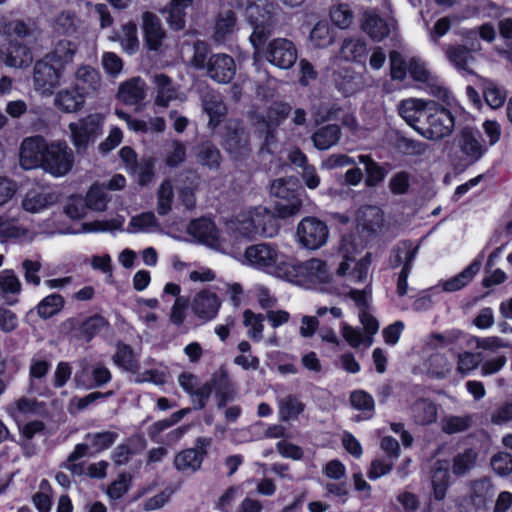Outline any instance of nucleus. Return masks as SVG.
Instances as JSON below:
<instances>
[{"instance_id":"1","label":"nucleus","mask_w":512,"mask_h":512,"mask_svg":"<svg viewBox=\"0 0 512 512\" xmlns=\"http://www.w3.org/2000/svg\"><path fill=\"white\" fill-rule=\"evenodd\" d=\"M203 110L209 118L208 126L222 138V144L234 158H241L248 152V138L236 120H228L223 126L221 123L226 115V106L221 97L215 93L204 96Z\"/></svg>"},{"instance_id":"2","label":"nucleus","mask_w":512,"mask_h":512,"mask_svg":"<svg viewBox=\"0 0 512 512\" xmlns=\"http://www.w3.org/2000/svg\"><path fill=\"white\" fill-rule=\"evenodd\" d=\"M278 229L274 214L263 206L244 210L226 223V232L234 241L257 235L274 237Z\"/></svg>"},{"instance_id":"3","label":"nucleus","mask_w":512,"mask_h":512,"mask_svg":"<svg viewBox=\"0 0 512 512\" xmlns=\"http://www.w3.org/2000/svg\"><path fill=\"white\" fill-rule=\"evenodd\" d=\"M350 299L359 310V320L365 329V333L344 323L342 325V336L352 348L361 345L370 347L373 344V336L379 330L377 319L370 313L372 290L369 286L364 290H350Z\"/></svg>"},{"instance_id":"4","label":"nucleus","mask_w":512,"mask_h":512,"mask_svg":"<svg viewBox=\"0 0 512 512\" xmlns=\"http://www.w3.org/2000/svg\"><path fill=\"white\" fill-rule=\"evenodd\" d=\"M363 247L364 244L362 242L356 244L348 238H344L343 240V260L339 264L336 272L337 277L341 279L342 289L339 294L342 296L350 298V290H358L352 286L366 283L368 280V272L371 264L370 254H366L356 263H354V257L352 255V250L357 252L358 249H362Z\"/></svg>"},{"instance_id":"5","label":"nucleus","mask_w":512,"mask_h":512,"mask_svg":"<svg viewBox=\"0 0 512 512\" xmlns=\"http://www.w3.org/2000/svg\"><path fill=\"white\" fill-rule=\"evenodd\" d=\"M290 257L270 243L254 244L246 248L244 263L252 268L283 279Z\"/></svg>"},{"instance_id":"6","label":"nucleus","mask_w":512,"mask_h":512,"mask_svg":"<svg viewBox=\"0 0 512 512\" xmlns=\"http://www.w3.org/2000/svg\"><path fill=\"white\" fill-rule=\"evenodd\" d=\"M330 278L328 267L321 259L312 258L306 262H298L290 257L283 279L310 288L315 284L329 282Z\"/></svg>"},{"instance_id":"7","label":"nucleus","mask_w":512,"mask_h":512,"mask_svg":"<svg viewBox=\"0 0 512 512\" xmlns=\"http://www.w3.org/2000/svg\"><path fill=\"white\" fill-rule=\"evenodd\" d=\"M274 10L275 6L268 0H255L246 7V19L253 28L250 42L255 49V55L259 53L260 46L270 33Z\"/></svg>"},{"instance_id":"8","label":"nucleus","mask_w":512,"mask_h":512,"mask_svg":"<svg viewBox=\"0 0 512 512\" xmlns=\"http://www.w3.org/2000/svg\"><path fill=\"white\" fill-rule=\"evenodd\" d=\"M293 178H279L271 184V194L281 201L275 205V213L281 219L298 214L303 206V199Z\"/></svg>"},{"instance_id":"9","label":"nucleus","mask_w":512,"mask_h":512,"mask_svg":"<svg viewBox=\"0 0 512 512\" xmlns=\"http://www.w3.org/2000/svg\"><path fill=\"white\" fill-rule=\"evenodd\" d=\"M425 126L416 130L425 138L439 140L451 134L454 128V117L446 108L439 107L434 101L428 104Z\"/></svg>"},{"instance_id":"10","label":"nucleus","mask_w":512,"mask_h":512,"mask_svg":"<svg viewBox=\"0 0 512 512\" xmlns=\"http://www.w3.org/2000/svg\"><path fill=\"white\" fill-rule=\"evenodd\" d=\"M261 54V48L258 54H254V65L257 66V56ZM264 58L273 66L279 69H290L298 58L297 49L292 41L286 38H275L270 40L263 49ZM258 69V67H256Z\"/></svg>"},{"instance_id":"11","label":"nucleus","mask_w":512,"mask_h":512,"mask_svg":"<svg viewBox=\"0 0 512 512\" xmlns=\"http://www.w3.org/2000/svg\"><path fill=\"white\" fill-rule=\"evenodd\" d=\"M64 69L43 58L34 66V89L42 96H51L59 88L64 79Z\"/></svg>"},{"instance_id":"12","label":"nucleus","mask_w":512,"mask_h":512,"mask_svg":"<svg viewBox=\"0 0 512 512\" xmlns=\"http://www.w3.org/2000/svg\"><path fill=\"white\" fill-rule=\"evenodd\" d=\"M328 238L329 228L327 224L316 217H304L297 225V242L306 249H320L327 243Z\"/></svg>"},{"instance_id":"13","label":"nucleus","mask_w":512,"mask_h":512,"mask_svg":"<svg viewBox=\"0 0 512 512\" xmlns=\"http://www.w3.org/2000/svg\"><path fill=\"white\" fill-rule=\"evenodd\" d=\"M72 150L65 142L55 141L47 145L42 169L54 177L66 175L73 167Z\"/></svg>"},{"instance_id":"14","label":"nucleus","mask_w":512,"mask_h":512,"mask_svg":"<svg viewBox=\"0 0 512 512\" xmlns=\"http://www.w3.org/2000/svg\"><path fill=\"white\" fill-rule=\"evenodd\" d=\"M409 75L414 81L426 84L427 92L448 106L452 107L456 103L451 92L430 74L425 63L419 58H409Z\"/></svg>"},{"instance_id":"15","label":"nucleus","mask_w":512,"mask_h":512,"mask_svg":"<svg viewBox=\"0 0 512 512\" xmlns=\"http://www.w3.org/2000/svg\"><path fill=\"white\" fill-rule=\"evenodd\" d=\"M357 229L364 237L383 234L391 230V217L385 216L377 206H363L356 214Z\"/></svg>"},{"instance_id":"16","label":"nucleus","mask_w":512,"mask_h":512,"mask_svg":"<svg viewBox=\"0 0 512 512\" xmlns=\"http://www.w3.org/2000/svg\"><path fill=\"white\" fill-rule=\"evenodd\" d=\"M60 193L57 190L39 185L29 189L21 200V207L31 214L42 213L60 201Z\"/></svg>"},{"instance_id":"17","label":"nucleus","mask_w":512,"mask_h":512,"mask_svg":"<svg viewBox=\"0 0 512 512\" xmlns=\"http://www.w3.org/2000/svg\"><path fill=\"white\" fill-rule=\"evenodd\" d=\"M221 306L220 297L209 289L198 291L190 302L193 315L203 324L214 320L218 316Z\"/></svg>"},{"instance_id":"18","label":"nucleus","mask_w":512,"mask_h":512,"mask_svg":"<svg viewBox=\"0 0 512 512\" xmlns=\"http://www.w3.org/2000/svg\"><path fill=\"white\" fill-rule=\"evenodd\" d=\"M48 143L41 136L25 138L19 149V163L25 170L41 168Z\"/></svg>"},{"instance_id":"19","label":"nucleus","mask_w":512,"mask_h":512,"mask_svg":"<svg viewBox=\"0 0 512 512\" xmlns=\"http://www.w3.org/2000/svg\"><path fill=\"white\" fill-rule=\"evenodd\" d=\"M210 445L211 440L209 438H198L195 448L185 449L175 456L174 465L176 469L183 473H193L200 469Z\"/></svg>"},{"instance_id":"20","label":"nucleus","mask_w":512,"mask_h":512,"mask_svg":"<svg viewBox=\"0 0 512 512\" xmlns=\"http://www.w3.org/2000/svg\"><path fill=\"white\" fill-rule=\"evenodd\" d=\"M153 82L156 86L154 103L156 106L166 108L173 101L184 102L187 96L173 84L172 80L164 74H155Z\"/></svg>"},{"instance_id":"21","label":"nucleus","mask_w":512,"mask_h":512,"mask_svg":"<svg viewBox=\"0 0 512 512\" xmlns=\"http://www.w3.org/2000/svg\"><path fill=\"white\" fill-rule=\"evenodd\" d=\"M187 232L198 243L212 248H218L221 244L220 234L214 223L207 218L193 220L187 227Z\"/></svg>"},{"instance_id":"22","label":"nucleus","mask_w":512,"mask_h":512,"mask_svg":"<svg viewBox=\"0 0 512 512\" xmlns=\"http://www.w3.org/2000/svg\"><path fill=\"white\" fill-rule=\"evenodd\" d=\"M180 387L188 393L196 408L202 409L205 407L207 400L212 393V386L209 383L200 384L195 375L189 372H183L178 377Z\"/></svg>"},{"instance_id":"23","label":"nucleus","mask_w":512,"mask_h":512,"mask_svg":"<svg viewBox=\"0 0 512 512\" xmlns=\"http://www.w3.org/2000/svg\"><path fill=\"white\" fill-rule=\"evenodd\" d=\"M207 72L218 83L230 82L236 73L234 59L227 54L212 55L207 63Z\"/></svg>"},{"instance_id":"24","label":"nucleus","mask_w":512,"mask_h":512,"mask_svg":"<svg viewBox=\"0 0 512 512\" xmlns=\"http://www.w3.org/2000/svg\"><path fill=\"white\" fill-rule=\"evenodd\" d=\"M111 380V373L107 367L98 363L92 367L85 366L74 376L78 387L93 388L105 385Z\"/></svg>"},{"instance_id":"25","label":"nucleus","mask_w":512,"mask_h":512,"mask_svg":"<svg viewBox=\"0 0 512 512\" xmlns=\"http://www.w3.org/2000/svg\"><path fill=\"white\" fill-rule=\"evenodd\" d=\"M87 96L74 86L58 90L54 96V105L63 113H77L85 105Z\"/></svg>"},{"instance_id":"26","label":"nucleus","mask_w":512,"mask_h":512,"mask_svg":"<svg viewBox=\"0 0 512 512\" xmlns=\"http://www.w3.org/2000/svg\"><path fill=\"white\" fill-rule=\"evenodd\" d=\"M495 494V485L489 477L469 482L468 499L476 508H486Z\"/></svg>"},{"instance_id":"27","label":"nucleus","mask_w":512,"mask_h":512,"mask_svg":"<svg viewBox=\"0 0 512 512\" xmlns=\"http://www.w3.org/2000/svg\"><path fill=\"white\" fill-rule=\"evenodd\" d=\"M3 62L13 68L28 67L33 61L31 50L21 42L11 41L2 51Z\"/></svg>"},{"instance_id":"28","label":"nucleus","mask_w":512,"mask_h":512,"mask_svg":"<svg viewBox=\"0 0 512 512\" xmlns=\"http://www.w3.org/2000/svg\"><path fill=\"white\" fill-rule=\"evenodd\" d=\"M480 267L481 259L477 258L459 274L446 280H440L436 288H440L444 292L459 291L472 281L475 275L479 272Z\"/></svg>"},{"instance_id":"29","label":"nucleus","mask_w":512,"mask_h":512,"mask_svg":"<svg viewBox=\"0 0 512 512\" xmlns=\"http://www.w3.org/2000/svg\"><path fill=\"white\" fill-rule=\"evenodd\" d=\"M101 84L99 72L89 65L79 66L74 73L73 85L85 96L97 91Z\"/></svg>"},{"instance_id":"30","label":"nucleus","mask_w":512,"mask_h":512,"mask_svg":"<svg viewBox=\"0 0 512 512\" xmlns=\"http://www.w3.org/2000/svg\"><path fill=\"white\" fill-rule=\"evenodd\" d=\"M147 94V86L140 77L131 78L122 83L118 90V98L126 105H138Z\"/></svg>"},{"instance_id":"31","label":"nucleus","mask_w":512,"mask_h":512,"mask_svg":"<svg viewBox=\"0 0 512 512\" xmlns=\"http://www.w3.org/2000/svg\"><path fill=\"white\" fill-rule=\"evenodd\" d=\"M237 30V18L230 9L221 10L215 17L212 38L217 43H222Z\"/></svg>"},{"instance_id":"32","label":"nucleus","mask_w":512,"mask_h":512,"mask_svg":"<svg viewBox=\"0 0 512 512\" xmlns=\"http://www.w3.org/2000/svg\"><path fill=\"white\" fill-rule=\"evenodd\" d=\"M125 224V217L117 215L111 219L95 220L91 222L81 223L79 228L69 230L67 233L70 234H81V233H103V232H114L123 231Z\"/></svg>"},{"instance_id":"33","label":"nucleus","mask_w":512,"mask_h":512,"mask_svg":"<svg viewBox=\"0 0 512 512\" xmlns=\"http://www.w3.org/2000/svg\"><path fill=\"white\" fill-rule=\"evenodd\" d=\"M456 142L460 151L471 161L479 160L486 151L478 139V133L468 128L461 131Z\"/></svg>"},{"instance_id":"34","label":"nucleus","mask_w":512,"mask_h":512,"mask_svg":"<svg viewBox=\"0 0 512 512\" xmlns=\"http://www.w3.org/2000/svg\"><path fill=\"white\" fill-rule=\"evenodd\" d=\"M143 31L146 45L150 50H158L165 36L164 30L157 16L145 12L142 16Z\"/></svg>"},{"instance_id":"35","label":"nucleus","mask_w":512,"mask_h":512,"mask_svg":"<svg viewBox=\"0 0 512 512\" xmlns=\"http://www.w3.org/2000/svg\"><path fill=\"white\" fill-rule=\"evenodd\" d=\"M430 101L422 99L409 98L403 100L398 107L400 116L415 130L416 122L428 112V104Z\"/></svg>"},{"instance_id":"36","label":"nucleus","mask_w":512,"mask_h":512,"mask_svg":"<svg viewBox=\"0 0 512 512\" xmlns=\"http://www.w3.org/2000/svg\"><path fill=\"white\" fill-rule=\"evenodd\" d=\"M40 410V403L27 397H20L6 408L9 416L16 423L23 422L27 417L37 414Z\"/></svg>"},{"instance_id":"37","label":"nucleus","mask_w":512,"mask_h":512,"mask_svg":"<svg viewBox=\"0 0 512 512\" xmlns=\"http://www.w3.org/2000/svg\"><path fill=\"white\" fill-rule=\"evenodd\" d=\"M394 28L393 21H386L376 14H365L363 30L375 41H381Z\"/></svg>"},{"instance_id":"38","label":"nucleus","mask_w":512,"mask_h":512,"mask_svg":"<svg viewBox=\"0 0 512 512\" xmlns=\"http://www.w3.org/2000/svg\"><path fill=\"white\" fill-rule=\"evenodd\" d=\"M159 230V221L151 211L132 216L126 229L131 234L154 233Z\"/></svg>"},{"instance_id":"39","label":"nucleus","mask_w":512,"mask_h":512,"mask_svg":"<svg viewBox=\"0 0 512 512\" xmlns=\"http://www.w3.org/2000/svg\"><path fill=\"white\" fill-rule=\"evenodd\" d=\"M424 371L436 379H444L450 375L453 363L440 353L430 355L424 362Z\"/></svg>"},{"instance_id":"40","label":"nucleus","mask_w":512,"mask_h":512,"mask_svg":"<svg viewBox=\"0 0 512 512\" xmlns=\"http://www.w3.org/2000/svg\"><path fill=\"white\" fill-rule=\"evenodd\" d=\"M194 0H172L162 12L167 14V22L171 28L180 30L185 26L186 10Z\"/></svg>"},{"instance_id":"41","label":"nucleus","mask_w":512,"mask_h":512,"mask_svg":"<svg viewBox=\"0 0 512 512\" xmlns=\"http://www.w3.org/2000/svg\"><path fill=\"white\" fill-rule=\"evenodd\" d=\"M76 53V45L67 39L58 41L54 49L44 58L55 63L65 70V67L73 61Z\"/></svg>"},{"instance_id":"42","label":"nucleus","mask_w":512,"mask_h":512,"mask_svg":"<svg viewBox=\"0 0 512 512\" xmlns=\"http://www.w3.org/2000/svg\"><path fill=\"white\" fill-rule=\"evenodd\" d=\"M449 463L447 461H437L432 473V490L436 500H443L449 486Z\"/></svg>"},{"instance_id":"43","label":"nucleus","mask_w":512,"mask_h":512,"mask_svg":"<svg viewBox=\"0 0 512 512\" xmlns=\"http://www.w3.org/2000/svg\"><path fill=\"white\" fill-rule=\"evenodd\" d=\"M265 315L255 313L250 309L243 312V325L246 328L247 336L254 342L263 340Z\"/></svg>"},{"instance_id":"44","label":"nucleus","mask_w":512,"mask_h":512,"mask_svg":"<svg viewBox=\"0 0 512 512\" xmlns=\"http://www.w3.org/2000/svg\"><path fill=\"white\" fill-rule=\"evenodd\" d=\"M35 236L36 232L30 227L21 225L13 219L6 218L4 242L29 243L34 240Z\"/></svg>"},{"instance_id":"45","label":"nucleus","mask_w":512,"mask_h":512,"mask_svg":"<svg viewBox=\"0 0 512 512\" xmlns=\"http://www.w3.org/2000/svg\"><path fill=\"white\" fill-rule=\"evenodd\" d=\"M21 287V282L13 270L5 269L0 272V293L8 304L15 303V299L9 300V298L20 294Z\"/></svg>"},{"instance_id":"46","label":"nucleus","mask_w":512,"mask_h":512,"mask_svg":"<svg viewBox=\"0 0 512 512\" xmlns=\"http://www.w3.org/2000/svg\"><path fill=\"white\" fill-rule=\"evenodd\" d=\"M113 362L120 369L131 373H136L139 369L138 355L125 344L117 345Z\"/></svg>"},{"instance_id":"47","label":"nucleus","mask_w":512,"mask_h":512,"mask_svg":"<svg viewBox=\"0 0 512 512\" xmlns=\"http://www.w3.org/2000/svg\"><path fill=\"white\" fill-rule=\"evenodd\" d=\"M446 56L458 70L472 73L475 59L467 48L451 46L446 50Z\"/></svg>"},{"instance_id":"48","label":"nucleus","mask_w":512,"mask_h":512,"mask_svg":"<svg viewBox=\"0 0 512 512\" xmlns=\"http://www.w3.org/2000/svg\"><path fill=\"white\" fill-rule=\"evenodd\" d=\"M341 136L340 128L336 125H327L312 136L314 146L320 150H326L337 144Z\"/></svg>"},{"instance_id":"49","label":"nucleus","mask_w":512,"mask_h":512,"mask_svg":"<svg viewBox=\"0 0 512 512\" xmlns=\"http://www.w3.org/2000/svg\"><path fill=\"white\" fill-rule=\"evenodd\" d=\"M412 415L416 423L421 425L430 424L437 419V407L433 402L421 399L413 404Z\"/></svg>"},{"instance_id":"50","label":"nucleus","mask_w":512,"mask_h":512,"mask_svg":"<svg viewBox=\"0 0 512 512\" xmlns=\"http://www.w3.org/2000/svg\"><path fill=\"white\" fill-rule=\"evenodd\" d=\"M366 53L367 47L365 41L358 38H351L343 41L340 57L346 61L359 62L366 56Z\"/></svg>"},{"instance_id":"51","label":"nucleus","mask_w":512,"mask_h":512,"mask_svg":"<svg viewBox=\"0 0 512 512\" xmlns=\"http://www.w3.org/2000/svg\"><path fill=\"white\" fill-rule=\"evenodd\" d=\"M477 458V451L471 448L457 454L453 459V474L456 476H463L467 474L476 465Z\"/></svg>"},{"instance_id":"52","label":"nucleus","mask_w":512,"mask_h":512,"mask_svg":"<svg viewBox=\"0 0 512 512\" xmlns=\"http://www.w3.org/2000/svg\"><path fill=\"white\" fill-rule=\"evenodd\" d=\"M190 412H191L190 408H183V409H180L179 411L171 414L169 418L159 420V421L153 423L148 430L149 437L153 441L158 442L159 441L158 437L163 431H165L168 428H170L171 426L177 424L185 416H187Z\"/></svg>"},{"instance_id":"53","label":"nucleus","mask_w":512,"mask_h":512,"mask_svg":"<svg viewBox=\"0 0 512 512\" xmlns=\"http://www.w3.org/2000/svg\"><path fill=\"white\" fill-rule=\"evenodd\" d=\"M190 412H191L190 408H183V409H180L179 411L171 414L169 418L159 420V421L153 423L148 430L149 437L153 441L158 442L159 441L158 437L163 431H165L168 428H170L171 426L177 424L185 416H187Z\"/></svg>"},{"instance_id":"54","label":"nucleus","mask_w":512,"mask_h":512,"mask_svg":"<svg viewBox=\"0 0 512 512\" xmlns=\"http://www.w3.org/2000/svg\"><path fill=\"white\" fill-rule=\"evenodd\" d=\"M359 162L364 165L366 172V185L373 187L379 184L385 177V170L368 155H360Z\"/></svg>"},{"instance_id":"55","label":"nucleus","mask_w":512,"mask_h":512,"mask_svg":"<svg viewBox=\"0 0 512 512\" xmlns=\"http://www.w3.org/2000/svg\"><path fill=\"white\" fill-rule=\"evenodd\" d=\"M309 39L314 47L325 48L333 43L334 35L329 25L320 21L313 27Z\"/></svg>"},{"instance_id":"56","label":"nucleus","mask_w":512,"mask_h":512,"mask_svg":"<svg viewBox=\"0 0 512 512\" xmlns=\"http://www.w3.org/2000/svg\"><path fill=\"white\" fill-rule=\"evenodd\" d=\"M417 247L410 242L399 243L393 251L392 265L412 268V262L415 259Z\"/></svg>"},{"instance_id":"57","label":"nucleus","mask_w":512,"mask_h":512,"mask_svg":"<svg viewBox=\"0 0 512 512\" xmlns=\"http://www.w3.org/2000/svg\"><path fill=\"white\" fill-rule=\"evenodd\" d=\"M50 363L46 360L33 358L29 367V392H38L37 381L43 379L50 370Z\"/></svg>"},{"instance_id":"58","label":"nucleus","mask_w":512,"mask_h":512,"mask_svg":"<svg viewBox=\"0 0 512 512\" xmlns=\"http://www.w3.org/2000/svg\"><path fill=\"white\" fill-rule=\"evenodd\" d=\"M118 438L114 431H103L97 433H88L86 441L95 452H101L108 449Z\"/></svg>"},{"instance_id":"59","label":"nucleus","mask_w":512,"mask_h":512,"mask_svg":"<svg viewBox=\"0 0 512 512\" xmlns=\"http://www.w3.org/2000/svg\"><path fill=\"white\" fill-rule=\"evenodd\" d=\"M70 131V138L77 149V151L85 150L88 144L95 140V138L85 129L79 122H72L68 126Z\"/></svg>"},{"instance_id":"60","label":"nucleus","mask_w":512,"mask_h":512,"mask_svg":"<svg viewBox=\"0 0 512 512\" xmlns=\"http://www.w3.org/2000/svg\"><path fill=\"white\" fill-rule=\"evenodd\" d=\"M120 43L125 52L134 54L139 48L137 37V27L134 23H127L122 26L120 34Z\"/></svg>"},{"instance_id":"61","label":"nucleus","mask_w":512,"mask_h":512,"mask_svg":"<svg viewBox=\"0 0 512 512\" xmlns=\"http://www.w3.org/2000/svg\"><path fill=\"white\" fill-rule=\"evenodd\" d=\"M173 198L172 183L169 180L163 181L157 193V211L159 215H166L171 210Z\"/></svg>"},{"instance_id":"62","label":"nucleus","mask_w":512,"mask_h":512,"mask_svg":"<svg viewBox=\"0 0 512 512\" xmlns=\"http://www.w3.org/2000/svg\"><path fill=\"white\" fill-rule=\"evenodd\" d=\"M483 94L486 103L493 109L501 107L506 100L505 90L488 80L484 83Z\"/></svg>"},{"instance_id":"63","label":"nucleus","mask_w":512,"mask_h":512,"mask_svg":"<svg viewBox=\"0 0 512 512\" xmlns=\"http://www.w3.org/2000/svg\"><path fill=\"white\" fill-rule=\"evenodd\" d=\"M85 201H86L87 208L97 211V212H102L107 207V204L109 202V197L103 188L98 187V186H93L87 192Z\"/></svg>"},{"instance_id":"64","label":"nucleus","mask_w":512,"mask_h":512,"mask_svg":"<svg viewBox=\"0 0 512 512\" xmlns=\"http://www.w3.org/2000/svg\"><path fill=\"white\" fill-rule=\"evenodd\" d=\"M197 159L201 165L210 169L218 168L220 165L219 150L209 143H204L199 147Z\"/></svg>"}]
</instances>
